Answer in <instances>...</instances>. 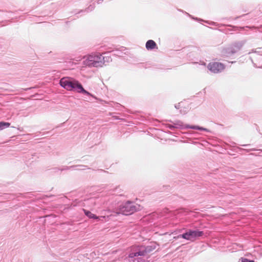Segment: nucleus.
<instances>
[{
	"instance_id": "nucleus-12",
	"label": "nucleus",
	"mask_w": 262,
	"mask_h": 262,
	"mask_svg": "<svg viewBox=\"0 0 262 262\" xmlns=\"http://www.w3.org/2000/svg\"><path fill=\"white\" fill-rule=\"evenodd\" d=\"M111 60L110 56H102V62H109Z\"/></svg>"
},
{
	"instance_id": "nucleus-3",
	"label": "nucleus",
	"mask_w": 262,
	"mask_h": 262,
	"mask_svg": "<svg viewBox=\"0 0 262 262\" xmlns=\"http://www.w3.org/2000/svg\"><path fill=\"white\" fill-rule=\"evenodd\" d=\"M99 62H102V56L99 53L89 56L83 61L84 64L89 67H96Z\"/></svg>"
},
{
	"instance_id": "nucleus-11",
	"label": "nucleus",
	"mask_w": 262,
	"mask_h": 262,
	"mask_svg": "<svg viewBox=\"0 0 262 262\" xmlns=\"http://www.w3.org/2000/svg\"><path fill=\"white\" fill-rule=\"evenodd\" d=\"M178 237H181L184 239L190 240V237L189 235V232H186L182 235H179Z\"/></svg>"
},
{
	"instance_id": "nucleus-1",
	"label": "nucleus",
	"mask_w": 262,
	"mask_h": 262,
	"mask_svg": "<svg viewBox=\"0 0 262 262\" xmlns=\"http://www.w3.org/2000/svg\"><path fill=\"white\" fill-rule=\"evenodd\" d=\"M60 85L68 91H75L79 93L92 96L89 92L85 90L78 81L69 77H64L60 80Z\"/></svg>"
},
{
	"instance_id": "nucleus-7",
	"label": "nucleus",
	"mask_w": 262,
	"mask_h": 262,
	"mask_svg": "<svg viewBox=\"0 0 262 262\" xmlns=\"http://www.w3.org/2000/svg\"><path fill=\"white\" fill-rule=\"evenodd\" d=\"M242 47V44L241 43H234L228 48L229 52H231L232 53H235L238 51Z\"/></svg>"
},
{
	"instance_id": "nucleus-5",
	"label": "nucleus",
	"mask_w": 262,
	"mask_h": 262,
	"mask_svg": "<svg viewBox=\"0 0 262 262\" xmlns=\"http://www.w3.org/2000/svg\"><path fill=\"white\" fill-rule=\"evenodd\" d=\"M147 254V250L144 247H140L135 252H133L129 254V257L133 258L136 256H144Z\"/></svg>"
},
{
	"instance_id": "nucleus-8",
	"label": "nucleus",
	"mask_w": 262,
	"mask_h": 262,
	"mask_svg": "<svg viewBox=\"0 0 262 262\" xmlns=\"http://www.w3.org/2000/svg\"><path fill=\"white\" fill-rule=\"evenodd\" d=\"M146 48L148 50H153L154 49H158L156 43L152 40H149L146 43Z\"/></svg>"
},
{
	"instance_id": "nucleus-13",
	"label": "nucleus",
	"mask_w": 262,
	"mask_h": 262,
	"mask_svg": "<svg viewBox=\"0 0 262 262\" xmlns=\"http://www.w3.org/2000/svg\"><path fill=\"white\" fill-rule=\"evenodd\" d=\"M190 127L191 128H193V129H200V130L203 129V128L202 127H200L196 126H191Z\"/></svg>"
},
{
	"instance_id": "nucleus-10",
	"label": "nucleus",
	"mask_w": 262,
	"mask_h": 262,
	"mask_svg": "<svg viewBox=\"0 0 262 262\" xmlns=\"http://www.w3.org/2000/svg\"><path fill=\"white\" fill-rule=\"evenodd\" d=\"M10 123L8 122H0V130H3L5 128L9 127Z\"/></svg>"
},
{
	"instance_id": "nucleus-14",
	"label": "nucleus",
	"mask_w": 262,
	"mask_h": 262,
	"mask_svg": "<svg viewBox=\"0 0 262 262\" xmlns=\"http://www.w3.org/2000/svg\"><path fill=\"white\" fill-rule=\"evenodd\" d=\"M242 262H254L253 260H249L247 258H244L242 259Z\"/></svg>"
},
{
	"instance_id": "nucleus-6",
	"label": "nucleus",
	"mask_w": 262,
	"mask_h": 262,
	"mask_svg": "<svg viewBox=\"0 0 262 262\" xmlns=\"http://www.w3.org/2000/svg\"><path fill=\"white\" fill-rule=\"evenodd\" d=\"M188 232H189L190 240H193L195 238H196L198 237L201 236L203 235V231H198V230H195V231L189 230Z\"/></svg>"
},
{
	"instance_id": "nucleus-9",
	"label": "nucleus",
	"mask_w": 262,
	"mask_h": 262,
	"mask_svg": "<svg viewBox=\"0 0 262 262\" xmlns=\"http://www.w3.org/2000/svg\"><path fill=\"white\" fill-rule=\"evenodd\" d=\"M84 210V212L86 216H88L89 218H90V219H97L98 218V216H97L96 215H95L94 214L92 213L90 211H89L88 210Z\"/></svg>"
},
{
	"instance_id": "nucleus-2",
	"label": "nucleus",
	"mask_w": 262,
	"mask_h": 262,
	"mask_svg": "<svg viewBox=\"0 0 262 262\" xmlns=\"http://www.w3.org/2000/svg\"><path fill=\"white\" fill-rule=\"evenodd\" d=\"M140 209V205L134 204L130 202H127L122 206H120V213L126 215H130Z\"/></svg>"
},
{
	"instance_id": "nucleus-4",
	"label": "nucleus",
	"mask_w": 262,
	"mask_h": 262,
	"mask_svg": "<svg viewBox=\"0 0 262 262\" xmlns=\"http://www.w3.org/2000/svg\"><path fill=\"white\" fill-rule=\"evenodd\" d=\"M208 68L211 72L217 73L222 71L225 69V66L220 62H213L208 64Z\"/></svg>"
}]
</instances>
